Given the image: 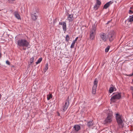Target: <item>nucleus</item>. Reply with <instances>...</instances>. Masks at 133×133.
<instances>
[{
    "label": "nucleus",
    "mask_w": 133,
    "mask_h": 133,
    "mask_svg": "<svg viewBox=\"0 0 133 133\" xmlns=\"http://www.w3.org/2000/svg\"><path fill=\"white\" fill-rule=\"evenodd\" d=\"M127 21L130 22H133V15L130 16L129 18L127 19Z\"/></svg>",
    "instance_id": "obj_18"
},
{
    "label": "nucleus",
    "mask_w": 133,
    "mask_h": 133,
    "mask_svg": "<svg viewBox=\"0 0 133 133\" xmlns=\"http://www.w3.org/2000/svg\"><path fill=\"white\" fill-rule=\"evenodd\" d=\"M63 22H60L59 23V24L60 25H63Z\"/></svg>",
    "instance_id": "obj_33"
},
{
    "label": "nucleus",
    "mask_w": 133,
    "mask_h": 133,
    "mask_svg": "<svg viewBox=\"0 0 133 133\" xmlns=\"http://www.w3.org/2000/svg\"><path fill=\"white\" fill-rule=\"evenodd\" d=\"M101 41L106 42L108 38L106 36V34L104 33H101L99 34Z\"/></svg>",
    "instance_id": "obj_8"
},
{
    "label": "nucleus",
    "mask_w": 133,
    "mask_h": 133,
    "mask_svg": "<svg viewBox=\"0 0 133 133\" xmlns=\"http://www.w3.org/2000/svg\"><path fill=\"white\" fill-rule=\"evenodd\" d=\"M93 123L92 121H89L87 122V125L88 127H91L92 126Z\"/></svg>",
    "instance_id": "obj_16"
},
{
    "label": "nucleus",
    "mask_w": 133,
    "mask_h": 133,
    "mask_svg": "<svg viewBox=\"0 0 133 133\" xmlns=\"http://www.w3.org/2000/svg\"><path fill=\"white\" fill-rule=\"evenodd\" d=\"M58 115L59 116H60V114L59 112H58Z\"/></svg>",
    "instance_id": "obj_36"
},
{
    "label": "nucleus",
    "mask_w": 133,
    "mask_h": 133,
    "mask_svg": "<svg viewBox=\"0 0 133 133\" xmlns=\"http://www.w3.org/2000/svg\"><path fill=\"white\" fill-rule=\"evenodd\" d=\"M99 7V6L97 4H96L94 6V8L95 10H96Z\"/></svg>",
    "instance_id": "obj_24"
},
{
    "label": "nucleus",
    "mask_w": 133,
    "mask_h": 133,
    "mask_svg": "<svg viewBox=\"0 0 133 133\" xmlns=\"http://www.w3.org/2000/svg\"><path fill=\"white\" fill-rule=\"evenodd\" d=\"M96 1L97 2L96 4L99 6L101 4V2L99 0H97Z\"/></svg>",
    "instance_id": "obj_26"
},
{
    "label": "nucleus",
    "mask_w": 133,
    "mask_h": 133,
    "mask_svg": "<svg viewBox=\"0 0 133 133\" xmlns=\"http://www.w3.org/2000/svg\"><path fill=\"white\" fill-rule=\"evenodd\" d=\"M113 3V2L110 1L105 4L103 8L107 9L110 5Z\"/></svg>",
    "instance_id": "obj_13"
},
{
    "label": "nucleus",
    "mask_w": 133,
    "mask_h": 133,
    "mask_svg": "<svg viewBox=\"0 0 133 133\" xmlns=\"http://www.w3.org/2000/svg\"><path fill=\"white\" fill-rule=\"evenodd\" d=\"M110 48V47L109 46H108L105 49V52H108L109 49Z\"/></svg>",
    "instance_id": "obj_27"
},
{
    "label": "nucleus",
    "mask_w": 133,
    "mask_h": 133,
    "mask_svg": "<svg viewBox=\"0 0 133 133\" xmlns=\"http://www.w3.org/2000/svg\"><path fill=\"white\" fill-rule=\"evenodd\" d=\"M133 75V74H130L129 75V76H132Z\"/></svg>",
    "instance_id": "obj_35"
},
{
    "label": "nucleus",
    "mask_w": 133,
    "mask_h": 133,
    "mask_svg": "<svg viewBox=\"0 0 133 133\" xmlns=\"http://www.w3.org/2000/svg\"><path fill=\"white\" fill-rule=\"evenodd\" d=\"M31 17L32 19L34 21H35L37 19L38 17L37 16V12H33L31 14Z\"/></svg>",
    "instance_id": "obj_9"
},
{
    "label": "nucleus",
    "mask_w": 133,
    "mask_h": 133,
    "mask_svg": "<svg viewBox=\"0 0 133 133\" xmlns=\"http://www.w3.org/2000/svg\"><path fill=\"white\" fill-rule=\"evenodd\" d=\"M14 15L15 17L18 19H21L20 16L18 12L17 11H15L14 12Z\"/></svg>",
    "instance_id": "obj_11"
},
{
    "label": "nucleus",
    "mask_w": 133,
    "mask_h": 133,
    "mask_svg": "<svg viewBox=\"0 0 133 133\" xmlns=\"http://www.w3.org/2000/svg\"><path fill=\"white\" fill-rule=\"evenodd\" d=\"M98 83V81L97 80V78H96L94 81V85L93 87H95L97 88V84Z\"/></svg>",
    "instance_id": "obj_15"
},
{
    "label": "nucleus",
    "mask_w": 133,
    "mask_h": 133,
    "mask_svg": "<svg viewBox=\"0 0 133 133\" xmlns=\"http://www.w3.org/2000/svg\"><path fill=\"white\" fill-rule=\"evenodd\" d=\"M132 81L133 82V79H132Z\"/></svg>",
    "instance_id": "obj_38"
},
{
    "label": "nucleus",
    "mask_w": 133,
    "mask_h": 133,
    "mask_svg": "<svg viewBox=\"0 0 133 133\" xmlns=\"http://www.w3.org/2000/svg\"><path fill=\"white\" fill-rule=\"evenodd\" d=\"M116 118L117 122L119 128H123L124 124H123L122 116L118 114H116Z\"/></svg>",
    "instance_id": "obj_2"
},
{
    "label": "nucleus",
    "mask_w": 133,
    "mask_h": 133,
    "mask_svg": "<svg viewBox=\"0 0 133 133\" xmlns=\"http://www.w3.org/2000/svg\"><path fill=\"white\" fill-rule=\"evenodd\" d=\"M52 96L51 94H50L47 96V98L48 100H49L50 98H52Z\"/></svg>",
    "instance_id": "obj_22"
},
{
    "label": "nucleus",
    "mask_w": 133,
    "mask_h": 133,
    "mask_svg": "<svg viewBox=\"0 0 133 133\" xmlns=\"http://www.w3.org/2000/svg\"><path fill=\"white\" fill-rule=\"evenodd\" d=\"M111 22V21H108V22L107 23V24H108L110 22Z\"/></svg>",
    "instance_id": "obj_34"
},
{
    "label": "nucleus",
    "mask_w": 133,
    "mask_h": 133,
    "mask_svg": "<svg viewBox=\"0 0 133 133\" xmlns=\"http://www.w3.org/2000/svg\"><path fill=\"white\" fill-rule=\"evenodd\" d=\"M108 116L107 118L104 121L103 123L104 124H106L110 123L112 121V112H110L108 113Z\"/></svg>",
    "instance_id": "obj_3"
},
{
    "label": "nucleus",
    "mask_w": 133,
    "mask_h": 133,
    "mask_svg": "<svg viewBox=\"0 0 133 133\" xmlns=\"http://www.w3.org/2000/svg\"><path fill=\"white\" fill-rule=\"evenodd\" d=\"M69 97H68L66 100L65 101L64 105L63 106V110L64 111H65L67 109L69 105Z\"/></svg>",
    "instance_id": "obj_7"
},
{
    "label": "nucleus",
    "mask_w": 133,
    "mask_h": 133,
    "mask_svg": "<svg viewBox=\"0 0 133 133\" xmlns=\"http://www.w3.org/2000/svg\"><path fill=\"white\" fill-rule=\"evenodd\" d=\"M34 59V57H33L32 58H31L30 59V64H31L33 62V61Z\"/></svg>",
    "instance_id": "obj_28"
},
{
    "label": "nucleus",
    "mask_w": 133,
    "mask_h": 133,
    "mask_svg": "<svg viewBox=\"0 0 133 133\" xmlns=\"http://www.w3.org/2000/svg\"><path fill=\"white\" fill-rule=\"evenodd\" d=\"M14 1L15 0H8V1H9V3H12V2Z\"/></svg>",
    "instance_id": "obj_30"
},
{
    "label": "nucleus",
    "mask_w": 133,
    "mask_h": 133,
    "mask_svg": "<svg viewBox=\"0 0 133 133\" xmlns=\"http://www.w3.org/2000/svg\"><path fill=\"white\" fill-rule=\"evenodd\" d=\"M108 38L110 42L113 41L115 37V34L113 31H111L109 33L108 35Z\"/></svg>",
    "instance_id": "obj_6"
},
{
    "label": "nucleus",
    "mask_w": 133,
    "mask_h": 133,
    "mask_svg": "<svg viewBox=\"0 0 133 133\" xmlns=\"http://www.w3.org/2000/svg\"><path fill=\"white\" fill-rule=\"evenodd\" d=\"M96 28L95 26H92L90 32V38L91 40H93L95 37Z\"/></svg>",
    "instance_id": "obj_4"
},
{
    "label": "nucleus",
    "mask_w": 133,
    "mask_h": 133,
    "mask_svg": "<svg viewBox=\"0 0 133 133\" xmlns=\"http://www.w3.org/2000/svg\"><path fill=\"white\" fill-rule=\"evenodd\" d=\"M23 49L24 50H26V48H23Z\"/></svg>",
    "instance_id": "obj_37"
},
{
    "label": "nucleus",
    "mask_w": 133,
    "mask_h": 133,
    "mask_svg": "<svg viewBox=\"0 0 133 133\" xmlns=\"http://www.w3.org/2000/svg\"><path fill=\"white\" fill-rule=\"evenodd\" d=\"M48 63H47L45 65V67L44 69V70L45 72L48 69Z\"/></svg>",
    "instance_id": "obj_25"
},
{
    "label": "nucleus",
    "mask_w": 133,
    "mask_h": 133,
    "mask_svg": "<svg viewBox=\"0 0 133 133\" xmlns=\"http://www.w3.org/2000/svg\"><path fill=\"white\" fill-rule=\"evenodd\" d=\"M70 39V37L68 35H66L65 38V40L66 42H68Z\"/></svg>",
    "instance_id": "obj_20"
},
{
    "label": "nucleus",
    "mask_w": 133,
    "mask_h": 133,
    "mask_svg": "<svg viewBox=\"0 0 133 133\" xmlns=\"http://www.w3.org/2000/svg\"><path fill=\"white\" fill-rule=\"evenodd\" d=\"M29 44V43L25 39H20L17 42V44L19 47H27Z\"/></svg>",
    "instance_id": "obj_1"
},
{
    "label": "nucleus",
    "mask_w": 133,
    "mask_h": 133,
    "mask_svg": "<svg viewBox=\"0 0 133 133\" xmlns=\"http://www.w3.org/2000/svg\"><path fill=\"white\" fill-rule=\"evenodd\" d=\"M63 29L64 31H66V24L65 22H63V24L62 25Z\"/></svg>",
    "instance_id": "obj_17"
},
{
    "label": "nucleus",
    "mask_w": 133,
    "mask_h": 133,
    "mask_svg": "<svg viewBox=\"0 0 133 133\" xmlns=\"http://www.w3.org/2000/svg\"><path fill=\"white\" fill-rule=\"evenodd\" d=\"M1 11V10L0 9V11Z\"/></svg>",
    "instance_id": "obj_39"
},
{
    "label": "nucleus",
    "mask_w": 133,
    "mask_h": 133,
    "mask_svg": "<svg viewBox=\"0 0 133 133\" xmlns=\"http://www.w3.org/2000/svg\"><path fill=\"white\" fill-rule=\"evenodd\" d=\"M131 89L132 90V96H133V87H131Z\"/></svg>",
    "instance_id": "obj_31"
},
{
    "label": "nucleus",
    "mask_w": 133,
    "mask_h": 133,
    "mask_svg": "<svg viewBox=\"0 0 133 133\" xmlns=\"http://www.w3.org/2000/svg\"><path fill=\"white\" fill-rule=\"evenodd\" d=\"M114 87L110 88L109 90V91L110 93H111L114 91Z\"/></svg>",
    "instance_id": "obj_19"
},
{
    "label": "nucleus",
    "mask_w": 133,
    "mask_h": 133,
    "mask_svg": "<svg viewBox=\"0 0 133 133\" xmlns=\"http://www.w3.org/2000/svg\"><path fill=\"white\" fill-rule=\"evenodd\" d=\"M78 37H77L75 40H74L72 43V44L71 45L70 48H74L75 46V44L76 41H77L78 39Z\"/></svg>",
    "instance_id": "obj_14"
},
{
    "label": "nucleus",
    "mask_w": 133,
    "mask_h": 133,
    "mask_svg": "<svg viewBox=\"0 0 133 133\" xmlns=\"http://www.w3.org/2000/svg\"><path fill=\"white\" fill-rule=\"evenodd\" d=\"M121 97V95L120 93H118L115 94L111 98V101L113 102H114L117 99H120Z\"/></svg>",
    "instance_id": "obj_5"
},
{
    "label": "nucleus",
    "mask_w": 133,
    "mask_h": 133,
    "mask_svg": "<svg viewBox=\"0 0 133 133\" xmlns=\"http://www.w3.org/2000/svg\"><path fill=\"white\" fill-rule=\"evenodd\" d=\"M133 13V11H132L131 10H129V13L130 14H132Z\"/></svg>",
    "instance_id": "obj_29"
},
{
    "label": "nucleus",
    "mask_w": 133,
    "mask_h": 133,
    "mask_svg": "<svg viewBox=\"0 0 133 133\" xmlns=\"http://www.w3.org/2000/svg\"><path fill=\"white\" fill-rule=\"evenodd\" d=\"M74 128L75 131H78L81 129V127L78 125H76L74 127Z\"/></svg>",
    "instance_id": "obj_12"
},
{
    "label": "nucleus",
    "mask_w": 133,
    "mask_h": 133,
    "mask_svg": "<svg viewBox=\"0 0 133 133\" xmlns=\"http://www.w3.org/2000/svg\"><path fill=\"white\" fill-rule=\"evenodd\" d=\"M73 15L68 14V19L69 22H72L74 18L73 17Z\"/></svg>",
    "instance_id": "obj_10"
},
{
    "label": "nucleus",
    "mask_w": 133,
    "mask_h": 133,
    "mask_svg": "<svg viewBox=\"0 0 133 133\" xmlns=\"http://www.w3.org/2000/svg\"><path fill=\"white\" fill-rule=\"evenodd\" d=\"M97 88H96L95 87H92V93L93 94H95L96 93V89Z\"/></svg>",
    "instance_id": "obj_21"
},
{
    "label": "nucleus",
    "mask_w": 133,
    "mask_h": 133,
    "mask_svg": "<svg viewBox=\"0 0 133 133\" xmlns=\"http://www.w3.org/2000/svg\"><path fill=\"white\" fill-rule=\"evenodd\" d=\"M42 60V58H39L38 60L37 61L36 63V64H38L40 63Z\"/></svg>",
    "instance_id": "obj_23"
},
{
    "label": "nucleus",
    "mask_w": 133,
    "mask_h": 133,
    "mask_svg": "<svg viewBox=\"0 0 133 133\" xmlns=\"http://www.w3.org/2000/svg\"><path fill=\"white\" fill-rule=\"evenodd\" d=\"M6 63L7 64H8L9 65H10V63L8 61H6Z\"/></svg>",
    "instance_id": "obj_32"
}]
</instances>
